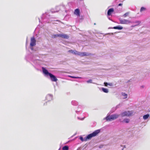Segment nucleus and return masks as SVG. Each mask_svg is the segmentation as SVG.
Instances as JSON below:
<instances>
[{
  "instance_id": "393cba45",
  "label": "nucleus",
  "mask_w": 150,
  "mask_h": 150,
  "mask_svg": "<svg viewBox=\"0 0 150 150\" xmlns=\"http://www.w3.org/2000/svg\"><path fill=\"white\" fill-rule=\"evenodd\" d=\"M145 9H146V8L145 7H142L141 8L140 11L141 12L145 10Z\"/></svg>"
},
{
  "instance_id": "a878e982",
  "label": "nucleus",
  "mask_w": 150,
  "mask_h": 150,
  "mask_svg": "<svg viewBox=\"0 0 150 150\" xmlns=\"http://www.w3.org/2000/svg\"><path fill=\"white\" fill-rule=\"evenodd\" d=\"M60 34H56L54 35L53 36V38H55L56 37H60V36H58V35H59Z\"/></svg>"
},
{
  "instance_id": "9d476101",
  "label": "nucleus",
  "mask_w": 150,
  "mask_h": 150,
  "mask_svg": "<svg viewBox=\"0 0 150 150\" xmlns=\"http://www.w3.org/2000/svg\"><path fill=\"white\" fill-rule=\"evenodd\" d=\"M131 115V113L130 111H125L122 112L120 115L122 117H123L125 116H129Z\"/></svg>"
},
{
  "instance_id": "79ce46f5",
  "label": "nucleus",
  "mask_w": 150,
  "mask_h": 150,
  "mask_svg": "<svg viewBox=\"0 0 150 150\" xmlns=\"http://www.w3.org/2000/svg\"><path fill=\"white\" fill-rule=\"evenodd\" d=\"M26 59L27 60H28V59L26 57Z\"/></svg>"
},
{
  "instance_id": "473e14b6",
  "label": "nucleus",
  "mask_w": 150,
  "mask_h": 150,
  "mask_svg": "<svg viewBox=\"0 0 150 150\" xmlns=\"http://www.w3.org/2000/svg\"><path fill=\"white\" fill-rule=\"evenodd\" d=\"M84 117H83V118H81V119H80V118L79 117H78V119L81 120H84Z\"/></svg>"
},
{
  "instance_id": "f8f14e48",
  "label": "nucleus",
  "mask_w": 150,
  "mask_h": 150,
  "mask_svg": "<svg viewBox=\"0 0 150 150\" xmlns=\"http://www.w3.org/2000/svg\"><path fill=\"white\" fill-rule=\"evenodd\" d=\"M59 36H60V37H62L63 38L68 39L69 38V35H67V34H60L59 35H58Z\"/></svg>"
},
{
  "instance_id": "de8ad7c7",
  "label": "nucleus",
  "mask_w": 150,
  "mask_h": 150,
  "mask_svg": "<svg viewBox=\"0 0 150 150\" xmlns=\"http://www.w3.org/2000/svg\"><path fill=\"white\" fill-rule=\"evenodd\" d=\"M60 149H59L58 150H60Z\"/></svg>"
},
{
  "instance_id": "20e7f679",
  "label": "nucleus",
  "mask_w": 150,
  "mask_h": 150,
  "mask_svg": "<svg viewBox=\"0 0 150 150\" xmlns=\"http://www.w3.org/2000/svg\"><path fill=\"white\" fill-rule=\"evenodd\" d=\"M120 115L117 114H113L111 115H107L106 117L103 118V120H105L106 121H110L118 118Z\"/></svg>"
},
{
  "instance_id": "c85d7f7f",
  "label": "nucleus",
  "mask_w": 150,
  "mask_h": 150,
  "mask_svg": "<svg viewBox=\"0 0 150 150\" xmlns=\"http://www.w3.org/2000/svg\"><path fill=\"white\" fill-rule=\"evenodd\" d=\"M92 80L91 79H89V80H88L87 81H86V82L88 83H92Z\"/></svg>"
},
{
  "instance_id": "dca6fc26",
  "label": "nucleus",
  "mask_w": 150,
  "mask_h": 150,
  "mask_svg": "<svg viewBox=\"0 0 150 150\" xmlns=\"http://www.w3.org/2000/svg\"><path fill=\"white\" fill-rule=\"evenodd\" d=\"M149 117V114H147L144 115L143 116V119L144 120L147 119L148 117Z\"/></svg>"
},
{
  "instance_id": "7c9ffc66",
  "label": "nucleus",
  "mask_w": 150,
  "mask_h": 150,
  "mask_svg": "<svg viewBox=\"0 0 150 150\" xmlns=\"http://www.w3.org/2000/svg\"><path fill=\"white\" fill-rule=\"evenodd\" d=\"M104 84L105 86H107L108 85V83L107 82H105L104 83Z\"/></svg>"
},
{
  "instance_id": "4be33fe9",
  "label": "nucleus",
  "mask_w": 150,
  "mask_h": 150,
  "mask_svg": "<svg viewBox=\"0 0 150 150\" xmlns=\"http://www.w3.org/2000/svg\"><path fill=\"white\" fill-rule=\"evenodd\" d=\"M69 76L71 78H74V79H82V77H76V76Z\"/></svg>"
},
{
  "instance_id": "49530a36",
  "label": "nucleus",
  "mask_w": 150,
  "mask_h": 150,
  "mask_svg": "<svg viewBox=\"0 0 150 150\" xmlns=\"http://www.w3.org/2000/svg\"><path fill=\"white\" fill-rule=\"evenodd\" d=\"M96 24V23H94V25H95Z\"/></svg>"
},
{
  "instance_id": "5701e85b",
  "label": "nucleus",
  "mask_w": 150,
  "mask_h": 150,
  "mask_svg": "<svg viewBox=\"0 0 150 150\" xmlns=\"http://www.w3.org/2000/svg\"><path fill=\"white\" fill-rule=\"evenodd\" d=\"M122 96L125 97L124 98H126L127 97V94L125 93H122Z\"/></svg>"
},
{
  "instance_id": "a18cd8bd",
  "label": "nucleus",
  "mask_w": 150,
  "mask_h": 150,
  "mask_svg": "<svg viewBox=\"0 0 150 150\" xmlns=\"http://www.w3.org/2000/svg\"><path fill=\"white\" fill-rule=\"evenodd\" d=\"M123 149H124V148L122 149L121 150H123Z\"/></svg>"
},
{
  "instance_id": "c756f323",
  "label": "nucleus",
  "mask_w": 150,
  "mask_h": 150,
  "mask_svg": "<svg viewBox=\"0 0 150 150\" xmlns=\"http://www.w3.org/2000/svg\"><path fill=\"white\" fill-rule=\"evenodd\" d=\"M120 104H119L118 105H117L116 107H115L116 108V109H117V108H119L120 107Z\"/></svg>"
},
{
  "instance_id": "c9c22d12",
  "label": "nucleus",
  "mask_w": 150,
  "mask_h": 150,
  "mask_svg": "<svg viewBox=\"0 0 150 150\" xmlns=\"http://www.w3.org/2000/svg\"><path fill=\"white\" fill-rule=\"evenodd\" d=\"M108 19H109L110 20L112 21V20L110 19V17H108Z\"/></svg>"
},
{
  "instance_id": "6ab92c4d",
  "label": "nucleus",
  "mask_w": 150,
  "mask_h": 150,
  "mask_svg": "<svg viewBox=\"0 0 150 150\" xmlns=\"http://www.w3.org/2000/svg\"><path fill=\"white\" fill-rule=\"evenodd\" d=\"M69 149V146H64L62 148V150H68Z\"/></svg>"
},
{
  "instance_id": "6e6552de",
  "label": "nucleus",
  "mask_w": 150,
  "mask_h": 150,
  "mask_svg": "<svg viewBox=\"0 0 150 150\" xmlns=\"http://www.w3.org/2000/svg\"><path fill=\"white\" fill-rule=\"evenodd\" d=\"M120 23L121 24H128L132 22L131 21L125 19H120Z\"/></svg>"
},
{
  "instance_id": "423d86ee",
  "label": "nucleus",
  "mask_w": 150,
  "mask_h": 150,
  "mask_svg": "<svg viewBox=\"0 0 150 150\" xmlns=\"http://www.w3.org/2000/svg\"><path fill=\"white\" fill-rule=\"evenodd\" d=\"M74 54L78 55L81 57H83L84 56H88L90 55L91 54L87 52H79L75 50Z\"/></svg>"
},
{
  "instance_id": "ddd939ff",
  "label": "nucleus",
  "mask_w": 150,
  "mask_h": 150,
  "mask_svg": "<svg viewBox=\"0 0 150 150\" xmlns=\"http://www.w3.org/2000/svg\"><path fill=\"white\" fill-rule=\"evenodd\" d=\"M114 11V9L113 8L109 9L107 12V15L108 16H110Z\"/></svg>"
},
{
  "instance_id": "f03ea898",
  "label": "nucleus",
  "mask_w": 150,
  "mask_h": 150,
  "mask_svg": "<svg viewBox=\"0 0 150 150\" xmlns=\"http://www.w3.org/2000/svg\"><path fill=\"white\" fill-rule=\"evenodd\" d=\"M30 60L32 61L35 65L34 67L37 70H39L38 67L42 64V61L39 59V57L38 54H31Z\"/></svg>"
},
{
  "instance_id": "f3484780",
  "label": "nucleus",
  "mask_w": 150,
  "mask_h": 150,
  "mask_svg": "<svg viewBox=\"0 0 150 150\" xmlns=\"http://www.w3.org/2000/svg\"><path fill=\"white\" fill-rule=\"evenodd\" d=\"M102 91L104 93H107L108 92V90L106 88H101Z\"/></svg>"
},
{
  "instance_id": "72a5a7b5",
  "label": "nucleus",
  "mask_w": 150,
  "mask_h": 150,
  "mask_svg": "<svg viewBox=\"0 0 150 150\" xmlns=\"http://www.w3.org/2000/svg\"><path fill=\"white\" fill-rule=\"evenodd\" d=\"M122 5V3H120L118 4V6H121Z\"/></svg>"
},
{
  "instance_id": "cd10ccee",
  "label": "nucleus",
  "mask_w": 150,
  "mask_h": 150,
  "mask_svg": "<svg viewBox=\"0 0 150 150\" xmlns=\"http://www.w3.org/2000/svg\"><path fill=\"white\" fill-rule=\"evenodd\" d=\"M68 52L70 53H71L74 54V52H75V50H69Z\"/></svg>"
},
{
  "instance_id": "4468645a",
  "label": "nucleus",
  "mask_w": 150,
  "mask_h": 150,
  "mask_svg": "<svg viewBox=\"0 0 150 150\" xmlns=\"http://www.w3.org/2000/svg\"><path fill=\"white\" fill-rule=\"evenodd\" d=\"M119 121L121 122L122 123H128L129 122V119L126 118L124 119L123 120H122L121 119H120L119 120Z\"/></svg>"
},
{
  "instance_id": "aec40b11",
  "label": "nucleus",
  "mask_w": 150,
  "mask_h": 150,
  "mask_svg": "<svg viewBox=\"0 0 150 150\" xmlns=\"http://www.w3.org/2000/svg\"><path fill=\"white\" fill-rule=\"evenodd\" d=\"M131 23H135L136 24L135 25H137V26L140 24V22L139 21H136L134 22H132Z\"/></svg>"
},
{
  "instance_id": "a19ab883",
  "label": "nucleus",
  "mask_w": 150,
  "mask_h": 150,
  "mask_svg": "<svg viewBox=\"0 0 150 150\" xmlns=\"http://www.w3.org/2000/svg\"><path fill=\"white\" fill-rule=\"evenodd\" d=\"M141 87H142V88H143L144 87V86H142Z\"/></svg>"
},
{
  "instance_id": "58836bf2",
  "label": "nucleus",
  "mask_w": 150,
  "mask_h": 150,
  "mask_svg": "<svg viewBox=\"0 0 150 150\" xmlns=\"http://www.w3.org/2000/svg\"><path fill=\"white\" fill-rule=\"evenodd\" d=\"M38 19L39 20V22H40V18H38Z\"/></svg>"
},
{
  "instance_id": "4c0bfd02",
  "label": "nucleus",
  "mask_w": 150,
  "mask_h": 150,
  "mask_svg": "<svg viewBox=\"0 0 150 150\" xmlns=\"http://www.w3.org/2000/svg\"><path fill=\"white\" fill-rule=\"evenodd\" d=\"M80 149V148H78V149H77V150H79Z\"/></svg>"
},
{
  "instance_id": "b1692460",
  "label": "nucleus",
  "mask_w": 150,
  "mask_h": 150,
  "mask_svg": "<svg viewBox=\"0 0 150 150\" xmlns=\"http://www.w3.org/2000/svg\"><path fill=\"white\" fill-rule=\"evenodd\" d=\"M116 109V108L115 107H113L112 108L110 112L111 113H112L115 112Z\"/></svg>"
},
{
  "instance_id": "7ed1b4c3",
  "label": "nucleus",
  "mask_w": 150,
  "mask_h": 150,
  "mask_svg": "<svg viewBox=\"0 0 150 150\" xmlns=\"http://www.w3.org/2000/svg\"><path fill=\"white\" fill-rule=\"evenodd\" d=\"M42 73L45 76L47 77L49 76L51 80L52 81L56 82L57 81L58 79L56 76L49 72L45 68L42 67Z\"/></svg>"
},
{
  "instance_id": "412c9836",
  "label": "nucleus",
  "mask_w": 150,
  "mask_h": 150,
  "mask_svg": "<svg viewBox=\"0 0 150 150\" xmlns=\"http://www.w3.org/2000/svg\"><path fill=\"white\" fill-rule=\"evenodd\" d=\"M79 139L82 142L86 141V140H85V137L83 138L82 136H80Z\"/></svg>"
},
{
  "instance_id": "c03bdc74",
  "label": "nucleus",
  "mask_w": 150,
  "mask_h": 150,
  "mask_svg": "<svg viewBox=\"0 0 150 150\" xmlns=\"http://www.w3.org/2000/svg\"><path fill=\"white\" fill-rule=\"evenodd\" d=\"M78 112L79 111H76V113H77V112Z\"/></svg>"
},
{
  "instance_id": "ea45409f",
  "label": "nucleus",
  "mask_w": 150,
  "mask_h": 150,
  "mask_svg": "<svg viewBox=\"0 0 150 150\" xmlns=\"http://www.w3.org/2000/svg\"><path fill=\"white\" fill-rule=\"evenodd\" d=\"M131 79L130 80H129V81L127 82H128L130 81H131Z\"/></svg>"
},
{
  "instance_id": "1a4fd4ad",
  "label": "nucleus",
  "mask_w": 150,
  "mask_h": 150,
  "mask_svg": "<svg viewBox=\"0 0 150 150\" xmlns=\"http://www.w3.org/2000/svg\"><path fill=\"white\" fill-rule=\"evenodd\" d=\"M36 40L34 37L31 38L30 39V46L31 47H33L36 45Z\"/></svg>"
},
{
  "instance_id": "f704fd0d",
  "label": "nucleus",
  "mask_w": 150,
  "mask_h": 150,
  "mask_svg": "<svg viewBox=\"0 0 150 150\" xmlns=\"http://www.w3.org/2000/svg\"><path fill=\"white\" fill-rule=\"evenodd\" d=\"M137 26V25H132L131 26L132 27H135V26Z\"/></svg>"
},
{
  "instance_id": "9b49d317",
  "label": "nucleus",
  "mask_w": 150,
  "mask_h": 150,
  "mask_svg": "<svg viewBox=\"0 0 150 150\" xmlns=\"http://www.w3.org/2000/svg\"><path fill=\"white\" fill-rule=\"evenodd\" d=\"M74 13L77 16H80V10L78 8L75 9L74 10Z\"/></svg>"
},
{
  "instance_id": "f257e3e1",
  "label": "nucleus",
  "mask_w": 150,
  "mask_h": 150,
  "mask_svg": "<svg viewBox=\"0 0 150 150\" xmlns=\"http://www.w3.org/2000/svg\"><path fill=\"white\" fill-rule=\"evenodd\" d=\"M41 18L42 20V22L41 23H50L51 22L54 21L59 22H60L59 20H57L55 17L50 16L49 13L47 12L43 14Z\"/></svg>"
},
{
  "instance_id": "bb28decb",
  "label": "nucleus",
  "mask_w": 150,
  "mask_h": 150,
  "mask_svg": "<svg viewBox=\"0 0 150 150\" xmlns=\"http://www.w3.org/2000/svg\"><path fill=\"white\" fill-rule=\"evenodd\" d=\"M129 14V12H127L123 15V16L125 17H126Z\"/></svg>"
},
{
  "instance_id": "a211bd4d",
  "label": "nucleus",
  "mask_w": 150,
  "mask_h": 150,
  "mask_svg": "<svg viewBox=\"0 0 150 150\" xmlns=\"http://www.w3.org/2000/svg\"><path fill=\"white\" fill-rule=\"evenodd\" d=\"M71 104L74 105L76 106L78 105V103L75 100H73L71 102Z\"/></svg>"
},
{
  "instance_id": "e433bc0d",
  "label": "nucleus",
  "mask_w": 150,
  "mask_h": 150,
  "mask_svg": "<svg viewBox=\"0 0 150 150\" xmlns=\"http://www.w3.org/2000/svg\"><path fill=\"white\" fill-rule=\"evenodd\" d=\"M80 1H83L84 0H79Z\"/></svg>"
},
{
  "instance_id": "2f4dec72",
  "label": "nucleus",
  "mask_w": 150,
  "mask_h": 150,
  "mask_svg": "<svg viewBox=\"0 0 150 150\" xmlns=\"http://www.w3.org/2000/svg\"><path fill=\"white\" fill-rule=\"evenodd\" d=\"M112 83H108V85H109L110 86H112Z\"/></svg>"
},
{
  "instance_id": "39448f33",
  "label": "nucleus",
  "mask_w": 150,
  "mask_h": 150,
  "mask_svg": "<svg viewBox=\"0 0 150 150\" xmlns=\"http://www.w3.org/2000/svg\"><path fill=\"white\" fill-rule=\"evenodd\" d=\"M100 132V129L95 131L92 133L86 136L85 137V140L86 141L88 139H91L92 137L96 136Z\"/></svg>"
},
{
  "instance_id": "0eeeda50",
  "label": "nucleus",
  "mask_w": 150,
  "mask_h": 150,
  "mask_svg": "<svg viewBox=\"0 0 150 150\" xmlns=\"http://www.w3.org/2000/svg\"><path fill=\"white\" fill-rule=\"evenodd\" d=\"M53 96L52 95L50 94H47L45 97V100H47L45 102V103H44V105H47V102L51 101L53 99Z\"/></svg>"
},
{
  "instance_id": "2eb2a0df",
  "label": "nucleus",
  "mask_w": 150,
  "mask_h": 150,
  "mask_svg": "<svg viewBox=\"0 0 150 150\" xmlns=\"http://www.w3.org/2000/svg\"><path fill=\"white\" fill-rule=\"evenodd\" d=\"M113 28L115 29H118L121 30L123 29V27L119 25L116 26H115Z\"/></svg>"
},
{
  "instance_id": "37998d69",
  "label": "nucleus",
  "mask_w": 150,
  "mask_h": 150,
  "mask_svg": "<svg viewBox=\"0 0 150 150\" xmlns=\"http://www.w3.org/2000/svg\"><path fill=\"white\" fill-rule=\"evenodd\" d=\"M31 49L32 50H33V48L32 47H31Z\"/></svg>"
}]
</instances>
